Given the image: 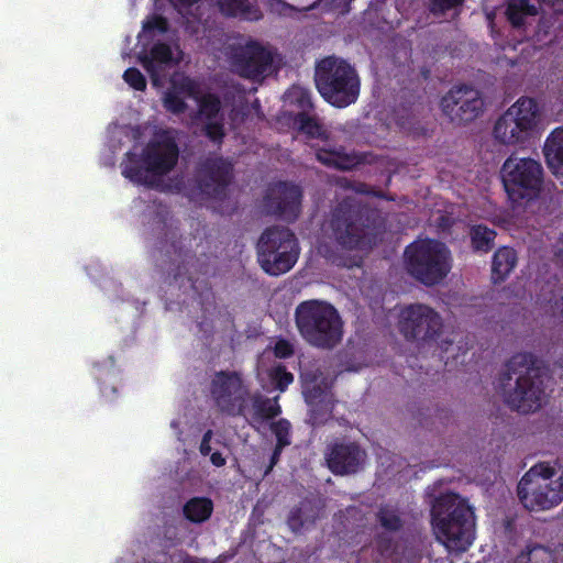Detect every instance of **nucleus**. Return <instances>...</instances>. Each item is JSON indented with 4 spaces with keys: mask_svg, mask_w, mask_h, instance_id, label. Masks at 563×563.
Listing matches in <instances>:
<instances>
[{
    "mask_svg": "<svg viewBox=\"0 0 563 563\" xmlns=\"http://www.w3.org/2000/svg\"><path fill=\"white\" fill-rule=\"evenodd\" d=\"M233 179V165L222 156H209L195 172L191 198L197 200H223Z\"/></svg>",
    "mask_w": 563,
    "mask_h": 563,
    "instance_id": "13",
    "label": "nucleus"
},
{
    "mask_svg": "<svg viewBox=\"0 0 563 563\" xmlns=\"http://www.w3.org/2000/svg\"><path fill=\"white\" fill-rule=\"evenodd\" d=\"M301 199L299 186L278 181L268 187L264 196V209L271 216L294 222L300 214Z\"/></svg>",
    "mask_w": 563,
    "mask_h": 563,
    "instance_id": "18",
    "label": "nucleus"
},
{
    "mask_svg": "<svg viewBox=\"0 0 563 563\" xmlns=\"http://www.w3.org/2000/svg\"><path fill=\"white\" fill-rule=\"evenodd\" d=\"M231 64L241 77L258 80L271 73L273 54L260 43L251 41L234 49Z\"/></svg>",
    "mask_w": 563,
    "mask_h": 563,
    "instance_id": "17",
    "label": "nucleus"
},
{
    "mask_svg": "<svg viewBox=\"0 0 563 563\" xmlns=\"http://www.w3.org/2000/svg\"><path fill=\"white\" fill-rule=\"evenodd\" d=\"M505 404L520 413L538 411L545 396L543 372L532 353L512 355L498 377Z\"/></svg>",
    "mask_w": 563,
    "mask_h": 563,
    "instance_id": "2",
    "label": "nucleus"
},
{
    "mask_svg": "<svg viewBox=\"0 0 563 563\" xmlns=\"http://www.w3.org/2000/svg\"><path fill=\"white\" fill-rule=\"evenodd\" d=\"M295 353L294 345L286 339H279L274 346V355L277 358H288Z\"/></svg>",
    "mask_w": 563,
    "mask_h": 563,
    "instance_id": "42",
    "label": "nucleus"
},
{
    "mask_svg": "<svg viewBox=\"0 0 563 563\" xmlns=\"http://www.w3.org/2000/svg\"><path fill=\"white\" fill-rule=\"evenodd\" d=\"M283 450H284V448L275 445V448L272 452V455L269 457V464L267 465V467L264 472V476H267L273 471L275 465L279 462Z\"/></svg>",
    "mask_w": 563,
    "mask_h": 563,
    "instance_id": "44",
    "label": "nucleus"
},
{
    "mask_svg": "<svg viewBox=\"0 0 563 563\" xmlns=\"http://www.w3.org/2000/svg\"><path fill=\"white\" fill-rule=\"evenodd\" d=\"M540 2L549 8H555L556 5L563 4V0H540Z\"/></svg>",
    "mask_w": 563,
    "mask_h": 563,
    "instance_id": "49",
    "label": "nucleus"
},
{
    "mask_svg": "<svg viewBox=\"0 0 563 563\" xmlns=\"http://www.w3.org/2000/svg\"><path fill=\"white\" fill-rule=\"evenodd\" d=\"M442 112L451 122L464 124L475 120L484 110L481 92L467 85L454 86L441 99Z\"/></svg>",
    "mask_w": 563,
    "mask_h": 563,
    "instance_id": "16",
    "label": "nucleus"
},
{
    "mask_svg": "<svg viewBox=\"0 0 563 563\" xmlns=\"http://www.w3.org/2000/svg\"><path fill=\"white\" fill-rule=\"evenodd\" d=\"M168 234L172 240L170 244L163 245L162 251H166L169 258V265L167 268L163 269L166 271L167 276L172 277L174 280H177L183 276H187V278L191 280L192 277L189 266L196 258L195 254L190 250L185 249L183 240L181 238H177L176 231L170 230Z\"/></svg>",
    "mask_w": 563,
    "mask_h": 563,
    "instance_id": "20",
    "label": "nucleus"
},
{
    "mask_svg": "<svg viewBox=\"0 0 563 563\" xmlns=\"http://www.w3.org/2000/svg\"><path fill=\"white\" fill-rule=\"evenodd\" d=\"M163 106L166 111L173 114H181L187 110V103L177 91L167 90L163 97Z\"/></svg>",
    "mask_w": 563,
    "mask_h": 563,
    "instance_id": "36",
    "label": "nucleus"
},
{
    "mask_svg": "<svg viewBox=\"0 0 563 563\" xmlns=\"http://www.w3.org/2000/svg\"><path fill=\"white\" fill-rule=\"evenodd\" d=\"M200 453L202 455H209L211 453V445L210 442H201L199 446Z\"/></svg>",
    "mask_w": 563,
    "mask_h": 563,
    "instance_id": "48",
    "label": "nucleus"
},
{
    "mask_svg": "<svg viewBox=\"0 0 563 563\" xmlns=\"http://www.w3.org/2000/svg\"><path fill=\"white\" fill-rule=\"evenodd\" d=\"M198 109L194 120L202 123V134L214 145L220 146L225 137L222 102L218 95L207 92L197 98Z\"/></svg>",
    "mask_w": 563,
    "mask_h": 563,
    "instance_id": "19",
    "label": "nucleus"
},
{
    "mask_svg": "<svg viewBox=\"0 0 563 563\" xmlns=\"http://www.w3.org/2000/svg\"><path fill=\"white\" fill-rule=\"evenodd\" d=\"M316 157L324 166L341 170H350L361 163L356 154L346 153L342 146L339 148H318Z\"/></svg>",
    "mask_w": 563,
    "mask_h": 563,
    "instance_id": "25",
    "label": "nucleus"
},
{
    "mask_svg": "<svg viewBox=\"0 0 563 563\" xmlns=\"http://www.w3.org/2000/svg\"><path fill=\"white\" fill-rule=\"evenodd\" d=\"M496 231L485 224H475L470 230L471 244L475 252L488 253L495 244Z\"/></svg>",
    "mask_w": 563,
    "mask_h": 563,
    "instance_id": "30",
    "label": "nucleus"
},
{
    "mask_svg": "<svg viewBox=\"0 0 563 563\" xmlns=\"http://www.w3.org/2000/svg\"><path fill=\"white\" fill-rule=\"evenodd\" d=\"M213 511V503L208 497H192L184 505V515L191 522L208 520Z\"/></svg>",
    "mask_w": 563,
    "mask_h": 563,
    "instance_id": "27",
    "label": "nucleus"
},
{
    "mask_svg": "<svg viewBox=\"0 0 563 563\" xmlns=\"http://www.w3.org/2000/svg\"><path fill=\"white\" fill-rule=\"evenodd\" d=\"M385 229L378 209L345 198L331 212L329 236L345 251L369 250Z\"/></svg>",
    "mask_w": 563,
    "mask_h": 563,
    "instance_id": "1",
    "label": "nucleus"
},
{
    "mask_svg": "<svg viewBox=\"0 0 563 563\" xmlns=\"http://www.w3.org/2000/svg\"><path fill=\"white\" fill-rule=\"evenodd\" d=\"M169 1L173 2L175 5L189 8V7L194 5L195 3H197L199 0H169Z\"/></svg>",
    "mask_w": 563,
    "mask_h": 563,
    "instance_id": "47",
    "label": "nucleus"
},
{
    "mask_svg": "<svg viewBox=\"0 0 563 563\" xmlns=\"http://www.w3.org/2000/svg\"><path fill=\"white\" fill-rule=\"evenodd\" d=\"M185 563H198V562L195 560H188V561H185Z\"/></svg>",
    "mask_w": 563,
    "mask_h": 563,
    "instance_id": "52",
    "label": "nucleus"
},
{
    "mask_svg": "<svg viewBox=\"0 0 563 563\" xmlns=\"http://www.w3.org/2000/svg\"><path fill=\"white\" fill-rule=\"evenodd\" d=\"M324 460L333 475H354L364 470L367 452L356 441L336 438L327 445Z\"/></svg>",
    "mask_w": 563,
    "mask_h": 563,
    "instance_id": "15",
    "label": "nucleus"
},
{
    "mask_svg": "<svg viewBox=\"0 0 563 563\" xmlns=\"http://www.w3.org/2000/svg\"><path fill=\"white\" fill-rule=\"evenodd\" d=\"M505 13L512 27L519 29L525 25L527 16L538 14V9L529 0H514L507 4Z\"/></svg>",
    "mask_w": 563,
    "mask_h": 563,
    "instance_id": "28",
    "label": "nucleus"
},
{
    "mask_svg": "<svg viewBox=\"0 0 563 563\" xmlns=\"http://www.w3.org/2000/svg\"><path fill=\"white\" fill-rule=\"evenodd\" d=\"M210 461L217 467H222L227 463L225 457L219 451H216V452L210 454Z\"/></svg>",
    "mask_w": 563,
    "mask_h": 563,
    "instance_id": "46",
    "label": "nucleus"
},
{
    "mask_svg": "<svg viewBox=\"0 0 563 563\" xmlns=\"http://www.w3.org/2000/svg\"><path fill=\"white\" fill-rule=\"evenodd\" d=\"M300 246L296 234L287 227L266 228L257 241V260L262 269L271 276L289 272L297 263Z\"/></svg>",
    "mask_w": 563,
    "mask_h": 563,
    "instance_id": "10",
    "label": "nucleus"
},
{
    "mask_svg": "<svg viewBox=\"0 0 563 563\" xmlns=\"http://www.w3.org/2000/svg\"><path fill=\"white\" fill-rule=\"evenodd\" d=\"M539 118L537 101L521 97L497 119L493 135L504 145L523 144L533 135Z\"/></svg>",
    "mask_w": 563,
    "mask_h": 563,
    "instance_id": "11",
    "label": "nucleus"
},
{
    "mask_svg": "<svg viewBox=\"0 0 563 563\" xmlns=\"http://www.w3.org/2000/svg\"><path fill=\"white\" fill-rule=\"evenodd\" d=\"M377 522L388 532H399L402 530L405 521L397 508L389 505L379 507L376 514Z\"/></svg>",
    "mask_w": 563,
    "mask_h": 563,
    "instance_id": "32",
    "label": "nucleus"
},
{
    "mask_svg": "<svg viewBox=\"0 0 563 563\" xmlns=\"http://www.w3.org/2000/svg\"><path fill=\"white\" fill-rule=\"evenodd\" d=\"M209 391L221 413L229 417L246 418L250 388L240 373L235 371L216 372L211 378Z\"/></svg>",
    "mask_w": 563,
    "mask_h": 563,
    "instance_id": "12",
    "label": "nucleus"
},
{
    "mask_svg": "<svg viewBox=\"0 0 563 563\" xmlns=\"http://www.w3.org/2000/svg\"><path fill=\"white\" fill-rule=\"evenodd\" d=\"M295 323L303 341L320 350H333L343 339V320L334 306L310 299L295 309Z\"/></svg>",
    "mask_w": 563,
    "mask_h": 563,
    "instance_id": "4",
    "label": "nucleus"
},
{
    "mask_svg": "<svg viewBox=\"0 0 563 563\" xmlns=\"http://www.w3.org/2000/svg\"><path fill=\"white\" fill-rule=\"evenodd\" d=\"M464 0H430V12L434 15H442L445 12L461 7Z\"/></svg>",
    "mask_w": 563,
    "mask_h": 563,
    "instance_id": "39",
    "label": "nucleus"
},
{
    "mask_svg": "<svg viewBox=\"0 0 563 563\" xmlns=\"http://www.w3.org/2000/svg\"><path fill=\"white\" fill-rule=\"evenodd\" d=\"M139 59L148 74L152 84L158 86L163 70L173 63V51L168 44L157 42L152 46L148 54L140 55Z\"/></svg>",
    "mask_w": 563,
    "mask_h": 563,
    "instance_id": "21",
    "label": "nucleus"
},
{
    "mask_svg": "<svg viewBox=\"0 0 563 563\" xmlns=\"http://www.w3.org/2000/svg\"><path fill=\"white\" fill-rule=\"evenodd\" d=\"M285 101L298 109V112H312L313 102L311 91L305 87L294 85L285 92Z\"/></svg>",
    "mask_w": 563,
    "mask_h": 563,
    "instance_id": "31",
    "label": "nucleus"
},
{
    "mask_svg": "<svg viewBox=\"0 0 563 563\" xmlns=\"http://www.w3.org/2000/svg\"><path fill=\"white\" fill-rule=\"evenodd\" d=\"M309 423L312 427L325 424L332 418L333 401L325 400L309 405Z\"/></svg>",
    "mask_w": 563,
    "mask_h": 563,
    "instance_id": "33",
    "label": "nucleus"
},
{
    "mask_svg": "<svg viewBox=\"0 0 563 563\" xmlns=\"http://www.w3.org/2000/svg\"><path fill=\"white\" fill-rule=\"evenodd\" d=\"M437 539L450 551L465 552L475 540V514L467 500L455 493L440 495L431 509Z\"/></svg>",
    "mask_w": 563,
    "mask_h": 563,
    "instance_id": "3",
    "label": "nucleus"
},
{
    "mask_svg": "<svg viewBox=\"0 0 563 563\" xmlns=\"http://www.w3.org/2000/svg\"><path fill=\"white\" fill-rule=\"evenodd\" d=\"M179 89L186 92L189 97L195 98L196 100L200 97L197 90V85L192 79L188 77L183 79V81L179 85Z\"/></svg>",
    "mask_w": 563,
    "mask_h": 563,
    "instance_id": "43",
    "label": "nucleus"
},
{
    "mask_svg": "<svg viewBox=\"0 0 563 563\" xmlns=\"http://www.w3.org/2000/svg\"><path fill=\"white\" fill-rule=\"evenodd\" d=\"M271 430L276 438V444L280 448H286L291 444V423L282 418L271 424Z\"/></svg>",
    "mask_w": 563,
    "mask_h": 563,
    "instance_id": "35",
    "label": "nucleus"
},
{
    "mask_svg": "<svg viewBox=\"0 0 563 563\" xmlns=\"http://www.w3.org/2000/svg\"><path fill=\"white\" fill-rule=\"evenodd\" d=\"M179 148L176 141L169 136L153 140L143 148L142 155L133 152L125 153L122 162V175L137 185L150 184L148 174L163 176L168 174L177 164Z\"/></svg>",
    "mask_w": 563,
    "mask_h": 563,
    "instance_id": "7",
    "label": "nucleus"
},
{
    "mask_svg": "<svg viewBox=\"0 0 563 563\" xmlns=\"http://www.w3.org/2000/svg\"><path fill=\"white\" fill-rule=\"evenodd\" d=\"M212 438V431L208 430L203 433L201 442H210Z\"/></svg>",
    "mask_w": 563,
    "mask_h": 563,
    "instance_id": "51",
    "label": "nucleus"
},
{
    "mask_svg": "<svg viewBox=\"0 0 563 563\" xmlns=\"http://www.w3.org/2000/svg\"><path fill=\"white\" fill-rule=\"evenodd\" d=\"M543 154L551 172L563 176V126L554 129L547 137Z\"/></svg>",
    "mask_w": 563,
    "mask_h": 563,
    "instance_id": "24",
    "label": "nucleus"
},
{
    "mask_svg": "<svg viewBox=\"0 0 563 563\" xmlns=\"http://www.w3.org/2000/svg\"><path fill=\"white\" fill-rule=\"evenodd\" d=\"M443 329L441 316L423 303H412L400 312L399 331L407 341L435 342Z\"/></svg>",
    "mask_w": 563,
    "mask_h": 563,
    "instance_id": "14",
    "label": "nucleus"
},
{
    "mask_svg": "<svg viewBox=\"0 0 563 563\" xmlns=\"http://www.w3.org/2000/svg\"><path fill=\"white\" fill-rule=\"evenodd\" d=\"M500 177L508 198L518 205H527L540 198L544 185L541 163L531 157L511 154L506 158Z\"/></svg>",
    "mask_w": 563,
    "mask_h": 563,
    "instance_id": "9",
    "label": "nucleus"
},
{
    "mask_svg": "<svg viewBox=\"0 0 563 563\" xmlns=\"http://www.w3.org/2000/svg\"><path fill=\"white\" fill-rule=\"evenodd\" d=\"M225 18H239L246 21H257L262 12L250 0H210Z\"/></svg>",
    "mask_w": 563,
    "mask_h": 563,
    "instance_id": "22",
    "label": "nucleus"
},
{
    "mask_svg": "<svg viewBox=\"0 0 563 563\" xmlns=\"http://www.w3.org/2000/svg\"><path fill=\"white\" fill-rule=\"evenodd\" d=\"M354 190L356 192H360V194H372L369 190H368V186L365 184V183H358L356 185V187L354 188Z\"/></svg>",
    "mask_w": 563,
    "mask_h": 563,
    "instance_id": "50",
    "label": "nucleus"
},
{
    "mask_svg": "<svg viewBox=\"0 0 563 563\" xmlns=\"http://www.w3.org/2000/svg\"><path fill=\"white\" fill-rule=\"evenodd\" d=\"M518 263V255L515 249L501 246L497 249L492 257V280L494 284L505 282L512 273Z\"/></svg>",
    "mask_w": 563,
    "mask_h": 563,
    "instance_id": "23",
    "label": "nucleus"
},
{
    "mask_svg": "<svg viewBox=\"0 0 563 563\" xmlns=\"http://www.w3.org/2000/svg\"><path fill=\"white\" fill-rule=\"evenodd\" d=\"M303 396L308 406L319 401L332 400L331 395L318 384L306 386Z\"/></svg>",
    "mask_w": 563,
    "mask_h": 563,
    "instance_id": "37",
    "label": "nucleus"
},
{
    "mask_svg": "<svg viewBox=\"0 0 563 563\" xmlns=\"http://www.w3.org/2000/svg\"><path fill=\"white\" fill-rule=\"evenodd\" d=\"M517 495L530 511L549 510L563 501V471L548 462L533 465L519 481Z\"/></svg>",
    "mask_w": 563,
    "mask_h": 563,
    "instance_id": "8",
    "label": "nucleus"
},
{
    "mask_svg": "<svg viewBox=\"0 0 563 563\" xmlns=\"http://www.w3.org/2000/svg\"><path fill=\"white\" fill-rule=\"evenodd\" d=\"M376 543H377L378 550L382 553L387 552L391 547L390 539L386 538L385 536H378L376 539Z\"/></svg>",
    "mask_w": 563,
    "mask_h": 563,
    "instance_id": "45",
    "label": "nucleus"
},
{
    "mask_svg": "<svg viewBox=\"0 0 563 563\" xmlns=\"http://www.w3.org/2000/svg\"><path fill=\"white\" fill-rule=\"evenodd\" d=\"M404 263L412 278L431 287L440 284L450 273L451 252L438 240H416L406 246Z\"/></svg>",
    "mask_w": 563,
    "mask_h": 563,
    "instance_id": "6",
    "label": "nucleus"
},
{
    "mask_svg": "<svg viewBox=\"0 0 563 563\" xmlns=\"http://www.w3.org/2000/svg\"><path fill=\"white\" fill-rule=\"evenodd\" d=\"M294 124L308 137L320 140L328 137L327 130L317 115L311 114V112H297L294 117Z\"/></svg>",
    "mask_w": 563,
    "mask_h": 563,
    "instance_id": "29",
    "label": "nucleus"
},
{
    "mask_svg": "<svg viewBox=\"0 0 563 563\" xmlns=\"http://www.w3.org/2000/svg\"><path fill=\"white\" fill-rule=\"evenodd\" d=\"M316 87L331 106L343 109L358 99L361 79L356 69L346 60L328 56L316 66Z\"/></svg>",
    "mask_w": 563,
    "mask_h": 563,
    "instance_id": "5",
    "label": "nucleus"
},
{
    "mask_svg": "<svg viewBox=\"0 0 563 563\" xmlns=\"http://www.w3.org/2000/svg\"><path fill=\"white\" fill-rule=\"evenodd\" d=\"M309 519L313 520V516H311V518L303 519L301 509L297 507L289 512L287 525L292 532L298 533L303 528L305 522Z\"/></svg>",
    "mask_w": 563,
    "mask_h": 563,
    "instance_id": "41",
    "label": "nucleus"
},
{
    "mask_svg": "<svg viewBox=\"0 0 563 563\" xmlns=\"http://www.w3.org/2000/svg\"><path fill=\"white\" fill-rule=\"evenodd\" d=\"M168 30V21L163 15H152L146 21L143 22V32L152 33L157 31L159 33H165Z\"/></svg>",
    "mask_w": 563,
    "mask_h": 563,
    "instance_id": "40",
    "label": "nucleus"
},
{
    "mask_svg": "<svg viewBox=\"0 0 563 563\" xmlns=\"http://www.w3.org/2000/svg\"><path fill=\"white\" fill-rule=\"evenodd\" d=\"M249 404L252 406V420L255 422L272 420L282 413L278 397L272 399L261 393H250Z\"/></svg>",
    "mask_w": 563,
    "mask_h": 563,
    "instance_id": "26",
    "label": "nucleus"
},
{
    "mask_svg": "<svg viewBox=\"0 0 563 563\" xmlns=\"http://www.w3.org/2000/svg\"><path fill=\"white\" fill-rule=\"evenodd\" d=\"M124 81L137 91L146 89V79L143 74L135 67H130L123 73Z\"/></svg>",
    "mask_w": 563,
    "mask_h": 563,
    "instance_id": "38",
    "label": "nucleus"
},
{
    "mask_svg": "<svg viewBox=\"0 0 563 563\" xmlns=\"http://www.w3.org/2000/svg\"><path fill=\"white\" fill-rule=\"evenodd\" d=\"M268 377L274 387L282 393L294 382V375L283 364L272 367Z\"/></svg>",
    "mask_w": 563,
    "mask_h": 563,
    "instance_id": "34",
    "label": "nucleus"
}]
</instances>
